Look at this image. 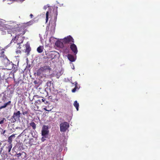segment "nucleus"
<instances>
[{
    "label": "nucleus",
    "instance_id": "27",
    "mask_svg": "<svg viewBox=\"0 0 160 160\" xmlns=\"http://www.w3.org/2000/svg\"><path fill=\"white\" fill-rule=\"evenodd\" d=\"M16 52L17 53H21V52L20 50H18L16 51Z\"/></svg>",
    "mask_w": 160,
    "mask_h": 160
},
{
    "label": "nucleus",
    "instance_id": "25",
    "mask_svg": "<svg viewBox=\"0 0 160 160\" xmlns=\"http://www.w3.org/2000/svg\"><path fill=\"white\" fill-rule=\"evenodd\" d=\"M4 121H6V119L5 118H3L0 121V124H2L4 122Z\"/></svg>",
    "mask_w": 160,
    "mask_h": 160
},
{
    "label": "nucleus",
    "instance_id": "38",
    "mask_svg": "<svg viewBox=\"0 0 160 160\" xmlns=\"http://www.w3.org/2000/svg\"><path fill=\"white\" fill-rule=\"evenodd\" d=\"M18 48H20V49H21V47L19 45V46L18 47Z\"/></svg>",
    "mask_w": 160,
    "mask_h": 160
},
{
    "label": "nucleus",
    "instance_id": "24",
    "mask_svg": "<svg viewBox=\"0 0 160 160\" xmlns=\"http://www.w3.org/2000/svg\"><path fill=\"white\" fill-rule=\"evenodd\" d=\"M4 20L2 19H0V26L4 24Z\"/></svg>",
    "mask_w": 160,
    "mask_h": 160
},
{
    "label": "nucleus",
    "instance_id": "13",
    "mask_svg": "<svg viewBox=\"0 0 160 160\" xmlns=\"http://www.w3.org/2000/svg\"><path fill=\"white\" fill-rule=\"evenodd\" d=\"M12 147V144H7L5 148L6 152H8V153L10 152Z\"/></svg>",
    "mask_w": 160,
    "mask_h": 160
},
{
    "label": "nucleus",
    "instance_id": "19",
    "mask_svg": "<svg viewBox=\"0 0 160 160\" xmlns=\"http://www.w3.org/2000/svg\"><path fill=\"white\" fill-rule=\"evenodd\" d=\"M22 114L23 115H27L29 113L28 109H27L26 110H24L22 109Z\"/></svg>",
    "mask_w": 160,
    "mask_h": 160
},
{
    "label": "nucleus",
    "instance_id": "2",
    "mask_svg": "<svg viewBox=\"0 0 160 160\" xmlns=\"http://www.w3.org/2000/svg\"><path fill=\"white\" fill-rule=\"evenodd\" d=\"M0 54H1L0 58L1 59L4 65L6 67H7L10 63V61L4 54V50L1 49Z\"/></svg>",
    "mask_w": 160,
    "mask_h": 160
},
{
    "label": "nucleus",
    "instance_id": "7",
    "mask_svg": "<svg viewBox=\"0 0 160 160\" xmlns=\"http://www.w3.org/2000/svg\"><path fill=\"white\" fill-rule=\"evenodd\" d=\"M21 113L19 111H17V112H14L13 113L12 118L15 120H19L20 117V114Z\"/></svg>",
    "mask_w": 160,
    "mask_h": 160
},
{
    "label": "nucleus",
    "instance_id": "40",
    "mask_svg": "<svg viewBox=\"0 0 160 160\" xmlns=\"http://www.w3.org/2000/svg\"><path fill=\"white\" fill-rule=\"evenodd\" d=\"M24 153V154L25 155H26V153H24H24Z\"/></svg>",
    "mask_w": 160,
    "mask_h": 160
},
{
    "label": "nucleus",
    "instance_id": "28",
    "mask_svg": "<svg viewBox=\"0 0 160 160\" xmlns=\"http://www.w3.org/2000/svg\"><path fill=\"white\" fill-rule=\"evenodd\" d=\"M23 153H19L17 154L18 155V157H19L20 156H21V155Z\"/></svg>",
    "mask_w": 160,
    "mask_h": 160
},
{
    "label": "nucleus",
    "instance_id": "11",
    "mask_svg": "<svg viewBox=\"0 0 160 160\" xmlns=\"http://www.w3.org/2000/svg\"><path fill=\"white\" fill-rule=\"evenodd\" d=\"M43 98H40L39 99L36 101L35 102V104L36 106L43 103Z\"/></svg>",
    "mask_w": 160,
    "mask_h": 160
},
{
    "label": "nucleus",
    "instance_id": "8",
    "mask_svg": "<svg viewBox=\"0 0 160 160\" xmlns=\"http://www.w3.org/2000/svg\"><path fill=\"white\" fill-rule=\"evenodd\" d=\"M70 48L73 53L76 55L78 52V49L76 46L72 43L70 46Z\"/></svg>",
    "mask_w": 160,
    "mask_h": 160
},
{
    "label": "nucleus",
    "instance_id": "36",
    "mask_svg": "<svg viewBox=\"0 0 160 160\" xmlns=\"http://www.w3.org/2000/svg\"><path fill=\"white\" fill-rule=\"evenodd\" d=\"M44 109L46 111H48V110L47 109V108H44Z\"/></svg>",
    "mask_w": 160,
    "mask_h": 160
},
{
    "label": "nucleus",
    "instance_id": "41",
    "mask_svg": "<svg viewBox=\"0 0 160 160\" xmlns=\"http://www.w3.org/2000/svg\"><path fill=\"white\" fill-rule=\"evenodd\" d=\"M4 97H5V98H4L5 99H6V97L5 96H4Z\"/></svg>",
    "mask_w": 160,
    "mask_h": 160
},
{
    "label": "nucleus",
    "instance_id": "16",
    "mask_svg": "<svg viewBox=\"0 0 160 160\" xmlns=\"http://www.w3.org/2000/svg\"><path fill=\"white\" fill-rule=\"evenodd\" d=\"M30 125L32 127V129L34 130H35L36 128V125L35 123L33 122H32L29 123Z\"/></svg>",
    "mask_w": 160,
    "mask_h": 160
},
{
    "label": "nucleus",
    "instance_id": "39",
    "mask_svg": "<svg viewBox=\"0 0 160 160\" xmlns=\"http://www.w3.org/2000/svg\"><path fill=\"white\" fill-rule=\"evenodd\" d=\"M18 82H16V84H18Z\"/></svg>",
    "mask_w": 160,
    "mask_h": 160
},
{
    "label": "nucleus",
    "instance_id": "6",
    "mask_svg": "<svg viewBox=\"0 0 160 160\" xmlns=\"http://www.w3.org/2000/svg\"><path fill=\"white\" fill-rule=\"evenodd\" d=\"M63 42L64 43L66 44L68 43H74V40L70 36H68L67 37L65 38L62 40Z\"/></svg>",
    "mask_w": 160,
    "mask_h": 160
},
{
    "label": "nucleus",
    "instance_id": "4",
    "mask_svg": "<svg viewBox=\"0 0 160 160\" xmlns=\"http://www.w3.org/2000/svg\"><path fill=\"white\" fill-rule=\"evenodd\" d=\"M69 126V124L67 122L61 123L60 125V131L61 132H66Z\"/></svg>",
    "mask_w": 160,
    "mask_h": 160
},
{
    "label": "nucleus",
    "instance_id": "35",
    "mask_svg": "<svg viewBox=\"0 0 160 160\" xmlns=\"http://www.w3.org/2000/svg\"><path fill=\"white\" fill-rule=\"evenodd\" d=\"M38 96H37V95H36H36H34V97H33V99L34 98V97H37V98H38Z\"/></svg>",
    "mask_w": 160,
    "mask_h": 160
},
{
    "label": "nucleus",
    "instance_id": "17",
    "mask_svg": "<svg viewBox=\"0 0 160 160\" xmlns=\"http://www.w3.org/2000/svg\"><path fill=\"white\" fill-rule=\"evenodd\" d=\"M73 105L76 108L77 111H78L79 105V103H78L77 101H75L74 102Z\"/></svg>",
    "mask_w": 160,
    "mask_h": 160
},
{
    "label": "nucleus",
    "instance_id": "3",
    "mask_svg": "<svg viewBox=\"0 0 160 160\" xmlns=\"http://www.w3.org/2000/svg\"><path fill=\"white\" fill-rule=\"evenodd\" d=\"M51 69L49 66L46 65L41 67L37 71L38 74H41L43 72H49L51 70Z\"/></svg>",
    "mask_w": 160,
    "mask_h": 160
},
{
    "label": "nucleus",
    "instance_id": "30",
    "mask_svg": "<svg viewBox=\"0 0 160 160\" xmlns=\"http://www.w3.org/2000/svg\"><path fill=\"white\" fill-rule=\"evenodd\" d=\"M29 144H30L31 145H32V142H31V140H30L29 141Z\"/></svg>",
    "mask_w": 160,
    "mask_h": 160
},
{
    "label": "nucleus",
    "instance_id": "20",
    "mask_svg": "<svg viewBox=\"0 0 160 160\" xmlns=\"http://www.w3.org/2000/svg\"><path fill=\"white\" fill-rule=\"evenodd\" d=\"M31 51V48L29 46H27L26 48L25 52L28 54Z\"/></svg>",
    "mask_w": 160,
    "mask_h": 160
},
{
    "label": "nucleus",
    "instance_id": "42",
    "mask_svg": "<svg viewBox=\"0 0 160 160\" xmlns=\"http://www.w3.org/2000/svg\"><path fill=\"white\" fill-rule=\"evenodd\" d=\"M0 128V129H2V128Z\"/></svg>",
    "mask_w": 160,
    "mask_h": 160
},
{
    "label": "nucleus",
    "instance_id": "18",
    "mask_svg": "<svg viewBox=\"0 0 160 160\" xmlns=\"http://www.w3.org/2000/svg\"><path fill=\"white\" fill-rule=\"evenodd\" d=\"M55 44L57 46L60 47L61 45L62 44V43L60 41H57L56 42Z\"/></svg>",
    "mask_w": 160,
    "mask_h": 160
},
{
    "label": "nucleus",
    "instance_id": "14",
    "mask_svg": "<svg viewBox=\"0 0 160 160\" xmlns=\"http://www.w3.org/2000/svg\"><path fill=\"white\" fill-rule=\"evenodd\" d=\"M68 59L71 62H73L75 61V59L74 56L70 54L68 55Z\"/></svg>",
    "mask_w": 160,
    "mask_h": 160
},
{
    "label": "nucleus",
    "instance_id": "23",
    "mask_svg": "<svg viewBox=\"0 0 160 160\" xmlns=\"http://www.w3.org/2000/svg\"><path fill=\"white\" fill-rule=\"evenodd\" d=\"M48 103V101H47L46 100V99L43 98V103L44 104L47 105Z\"/></svg>",
    "mask_w": 160,
    "mask_h": 160
},
{
    "label": "nucleus",
    "instance_id": "1",
    "mask_svg": "<svg viewBox=\"0 0 160 160\" xmlns=\"http://www.w3.org/2000/svg\"><path fill=\"white\" fill-rule=\"evenodd\" d=\"M26 32L25 30L23 27H21L17 28H12L11 31H8V33L11 34L14 38L12 39L11 42L16 41L19 36L22 37Z\"/></svg>",
    "mask_w": 160,
    "mask_h": 160
},
{
    "label": "nucleus",
    "instance_id": "22",
    "mask_svg": "<svg viewBox=\"0 0 160 160\" xmlns=\"http://www.w3.org/2000/svg\"><path fill=\"white\" fill-rule=\"evenodd\" d=\"M49 14V12L48 11L46 13V22H47L48 20V15Z\"/></svg>",
    "mask_w": 160,
    "mask_h": 160
},
{
    "label": "nucleus",
    "instance_id": "34",
    "mask_svg": "<svg viewBox=\"0 0 160 160\" xmlns=\"http://www.w3.org/2000/svg\"><path fill=\"white\" fill-rule=\"evenodd\" d=\"M32 16H33V15H32V14H30V16L31 17V18H32Z\"/></svg>",
    "mask_w": 160,
    "mask_h": 160
},
{
    "label": "nucleus",
    "instance_id": "9",
    "mask_svg": "<svg viewBox=\"0 0 160 160\" xmlns=\"http://www.w3.org/2000/svg\"><path fill=\"white\" fill-rule=\"evenodd\" d=\"M72 84L74 85L75 87L74 88L72 89V92H75L77 90H78L80 88V86L79 84H78L77 82H75L73 83H72Z\"/></svg>",
    "mask_w": 160,
    "mask_h": 160
},
{
    "label": "nucleus",
    "instance_id": "32",
    "mask_svg": "<svg viewBox=\"0 0 160 160\" xmlns=\"http://www.w3.org/2000/svg\"><path fill=\"white\" fill-rule=\"evenodd\" d=\"M4 108L3 106H1L0 107V109H1L2 108Z\"/></svg>",
    "mask_w": 160,
    "mask_h": 160
},
{
    "label": "nucleus",
    "instance_id": "33",
    "mask_svg": "<svg viewBox=\"0 0 160 160\" xmlns=\"http://www.w3.org/2000/svg\"><path fill=\"white\" fill-rule=\"evenodd\" d=\"M38 106H37V109H36V108H34V110H35L37 111V110L38 109Z\"/></svg>",
    "mask_w": 160,
    "mask_h": 160
},
{
    "label": "nucleus",
    "instance_id": "15",
    "mask_svg": "<svg viewBox=\"0 0 160 160\" xmlns=\"http://www.w3.org/2000/svg\"><path fill=\"white\" fill-rule=\"evenodd\" d=\"M43 46H39L37 49V52L39 53H41L43 51Z\"/></svg>",
    "mask_w": 160,
    "mask_h": 160
},
{
    "label": "nucleus",
    "instance_id": "12",
    "mask_svg": "<svg viewBox=\"0 0 160 160\" xmlns=\"http://www.w3.org/2000/svg\"><path fill=\"white\" fill-rule=\"evenodd\" d=\"M15 137V134H12L8 138V142L9 143L8 144H12V142L13 139Z\"/></svg>",
    "mask_w": 160,
    "mask_h": 160
},
{
    "label": "nucleus",
    "instance_id": "5",
    "mask_svg": "<svg viewBox=\"0 0 160 160\" xmlns=\"http://www.w3.org/2000/svg\"><path fill=\"white\" fill-rule=\"evenodd\" d=\"M49 126L44 125L42 127V135L45 137H47L48 136L49 132L48 130Z\"/></svg>",
    "mask_w": 160,
    "mask_h": 160
},
{
    "label": "nucleus",
    "instance_id": "29",
    "mask_svg": "<svg viewBox=\"0 0 160 160\" xmlns=\"http://www.w3.org/2000/svg\"><path fill=\"white\" fill-rule=\"evenodd\" d=\"M33 83L35 84H38V82L37 81H36V80H35L33 82Z\"/></svg>",
    "mask_w": 160,
    "mask_h": 160
},
{
    "label": "nucleus",
    "instance_id": "31",
    "mask_svg": "<svg viewBox=\"0 0 160 160\" xmlns=\"http://www.w3.org/2000/svg\"><path fill=\"white\" fill-rule=\"evenodd\" d=\"M51 81H49V82H47V85H48L49 84V83H50V84H51Z\"/></svg>",
    "mask_w": 160,
    "mask_h": 160
},
{
    "label": "nucleus",
    "instance_id": "37",
    "mask_svg": "<svg viewBox=\"0 0 160 160\" xmlns=\"http://www.w3.org/2000/svg\"><path fill=\"white\" fill-rule=\"evenodd\" d=\"M5 130H4V131L3 132V133H2V134H4L5 133Z\"/></svg>",
    "mask_w": 160,
    "mask_h": 160
},
{
    "label": "nucleus",
    "instance_id": "26",
    "mask_svg": "<svg viewBox=\"0 0 160 160\" xmlns=\"http://www.w3.org/2000/svg\"><path fill=\"white\" fill-rule=\"evenodd\" d=\"M45 137H42V138H41V140L42 142H44V141L45 140H46V139H45Z\"/></svg>",
    "mask_w": 160,
    "mask_h": 160
},
{
    "label": "nucleus",
    "instance_id": "21",
    "mask_svg": "<svg viewBox=\"0 0 160 160\" xmlns=\"http://www.w3.org/2000/svg\"><path fill=\"white\" fill-rule=\"evenodd\" d=\"M11 102V101H9L7 103H4V105H3L4 107V108H5L8 105H9L10 104Z\"/></svg>",
    "mask_w": 160,
    "mask_h": 160
},
{
    "label": "nucleus",
    "instance_id": "10",
    "mask_svg": "<svg viewBox=\"0 0 160 160\" xmlns=\"http://www.w3.org/2000/svg\"><path fill=\"white\" fill-rule=\"evenodd\" d=\"M11 65L12 66V71H13V72L15 73L18 70V67L17 65L13 64L12 62H10V63L8 65Z\"/></svg>",
    "mask_w": 160,
    "mask_h": 160
}]
</instances>
